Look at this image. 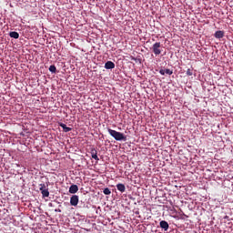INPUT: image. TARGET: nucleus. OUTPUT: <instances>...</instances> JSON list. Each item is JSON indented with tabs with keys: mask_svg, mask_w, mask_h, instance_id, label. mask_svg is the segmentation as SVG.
<instances>
[{
	"mask_svg": "<svg viewBox=\"0 0 233 233\" xmlns=\"http://www.w3.org/2000/svg\"><path fill=\"white\" fill-rule=\"evenodd\" d=\"M107 132L116 141H127V136L123 133L116 132L111 128H107Z\"/></svg>",
	"mask_w": 233,
	"mask_h": 233,
	"instance_id": "f257e3e1",
	"label": "nucleus"
},
{
	"mask_svg": "<svg viewBox=\"0 0 233 233\" xmlns=\"http://www.w3.org/2000/svg\"><path fill=\"white\" fill-rule=\"evenodd\" d=\"M160 47H161L160 42H157V43L153 44V46H152L153 54H155L156 56H159L161 54Z\"/></svg>",
	"mask_w": 233,
	"mask_h": 233,
	"instance_id": "f03ea898",
	"label": "nucleus"
},
{
	"mask_svg": "<svg viewBox=\"0 0 233 233\" xmlns=\"http://www.w3.org/2000/svg\"><path fill=\"white\" fill-rule=\"evenodd\" d=\"M78 202H79V198L77 195H73L71 199H70V204L73 206V207H76L78 205Z\"/></svg>",
	"mask_w": 233,
	"mask_h": 233,
	"instance_id": "7ed1b4c3",
	"label": "nucleus"
},
{
	"mask_svg": "<svg viewBox=\"0 0 233 233\" xmlns=\"http://www.w3.org/2000/svg\"><path fill=\"white\" fill-rule=\"evenodd\" d=\"M116 67V65L114 62L112 61H107L106 64H105V68L106 70H112Z\"/></svg>",
	"mask_w": 233,
	"mask_h": 233,
	"instance_id": "20e7f679",
	"label": "nucleus"
},
{
	"mask_svg": "<svg viewBox=\"0 0 233 233\" xmlns=\"http://www.w3.org/2000/svg\"><path fill=\"white\" fill-rule=\"evenodd\" d=\"M68 192L71 193V194H76L78 192L77 185H76V184L71 185V187H69Z\"/></svg>",
	"mask_w": 233,
	"mask_h": 233,
	"instance_id": "39448f33",
	"label": "nucleus"
},
{
	"mask_svg": "<svg viewBox=\"0 0 233 233\" xmlns=\"http://www.w3.org/2000/svg\"><path fill=\"white\" fill-rule=\"evenodd\" d=\"M91 157L92 159L99 161V157L97 156V150H96L95 148H91Z\"/></svg>",
	"mask_w": 233,
	"mask_h": 233,
	"instance_id": "423d86ee",
	"label": "nucleus"
},
{
	"mask_svg": "<svg viewBox=\"0 0 233 233\" xmlns=\"http://www.w3.org/2000/svg\"><path fill=\"white\" fill-rule=\"evenodd\" d=\"M214 37L218 39L225 37V31H217L216 34H214Z\"/></svg>",
	"mask_w": 233,
	"mask_h": 233,
	"instance_id": "0eeeda50",
	"label": "nucleus"
},
{
	"mask_svg": "<svg viewBox=\"0 0 233 233\" xmlns=\"http://www.w3.org/2000/svg\"><path fill=\"white\" fill-rule=\"evenodd\" d=\"M160 74L161 76H166V75L172 76L173 72L170 69H161Z\"/></svg>",
	"mask_w": 233,
	"mask_h": 233,
	"instance_id": "6e6552de",
	"label": "nucleus"
},
{
	"mask_svg": "<svg viewBox=\"0 0 233 233\" xmlns=\"http://www.w3.org/2000/svg\"><path fill=\"white\" fill-rule=\"evenodd\" d=\"M160 228L164 229V231H167L168 229V223L166 220H161Z\"/></svg>",
	"mask_w": 233,
	"mask_h": 233,
	"instance_id": "1a4fd4ad",
	"label": "nucleus"
},
{
	"mask_svg": "<svg viewBox=\"0 0 233 233\" xmlns=\"http://www.w3.org/2000/svg\"><path fill=\"white\" fill-rule=\"evenodd\" d=\"M58 126L61 127L63 131L66 133L72 131V127H67L66 124L60 123Z\"/></svg>",
	"mask_w": 233,
	"mask_h": 233,
	"instance_id": "9d476101",
	"label": "nucleus"
},
{
	"mask_svg": "<svg viewBox=\"0 0 233 233\" xmlns=\"http://www.w3.org/2000/svg\"><path fill=\"white\" fill-rule=\"evenodd\" d=\"M40 192L43 198H48L50 195L48 188H41Z\"/></svg>",
	"mask_w": 233,
	"mask_h": 233,
	"instance_id": "9b49d317",
	"label": "nucleus"
},
{
	"mask_svg": "<svg viewBox=\"0 0 233 233\" xmlns=\"http://www.w3.org/2000/svg\"><path fill=\"white\" fill-rule=\"evenodd\" d=\"M9 37L18 39L20 37V35L15 31H12L9 33Z\"/></svg>",
	"mask_w": 233,
	"mask_h": 233,
	"instance_id": "f8f14e48",
	"label": "nucleus"
},
{
	"mask_svg": "<svg viewBox=\"0 0 233 233\" xmlns=\"http://www.w3.org/2000/svg\"><path fill=\"white\" fill-rule=\"evenodd\" d=\"M116 188L121 193H125L126 192V186H125V184H118V185H116Z\"/></svg>",
	"mask_w": 233,
	"mask_h": 233,
	"instance_id": "ddd939ff",
	"label": "nucleus"
},
{
	"mask_svg": "<svg viewBox=\"0 0 233 233\" xmlns=\"http://www.w3.org/2000/svg\"><path fill=\"white\" fill-rule=\"evenodd\" d=\"M103 194H105L106 196H110L111 195L110 188L105 187V189H103Z\"/></svg>",
	"mask_w": 233,
	"mask_h": 233,
	"instance_id": "4468645a",
	"label": "nucleus"
},
{
	"mask_svg": "<svg viewBox=\"0 0 233 233\" xmlns=\"http://www.w3.org/2000/svg\"><path fill=\"white\" fill-rule=\"evenodd\" d=\"M49 71H50L52 74H56V67L54 65H52V66H50V67H49Z\"/></svg>",
	"mask_w": 233,
	"mask_h": 233,
	"instance_id": "2eb2a0df",
	"label": "nucleus"
},
{
	"mask_svg": "<svg viewBox=\"0 0 233 233\" xmlns=\"http://www.w3.org/2000/svg\"><path fill=\"white\" fill-rule=\"evenodd\" d=\"M186 75L187 76H193V71H192V69H187V71L186 72Z\"/></svg>",
	"mask_w": 233,
	"mask_h": 233,
	"instance_id": "dca6fc26",
	"label": "nucleus"
},
{
	"mask_svg": "<svg viewBox=\"0 0 233 233\" xmlns=\"http://www.w3.org/2000/svg\"><path fill=\"white\" fill-rule=\"evenodd\" d=\"M39 190L41 191L42 189H46V185L45 184H40L39 185Z\"/></svg>",
	"mask_w": 233,
	"mask_h": 233,
	"instance_id": "f3484780",
	"label": "nucleus"
},
{
	"mask_svg": "<svg viewBox=\"0 0 233 233\" xmlns=\"http://www.w3.org/2000/svg\"><path fill=\"white\" fill-rule=\"evenodd\" d=\"M56 212H61V210L60 209H58V210H56Z\"/></svg>",
	"mask_w": 233,
	"mask_h": 233,
	"instance_id": "a211bd4d",
	"label": "nucleus"
}]
</instances>
